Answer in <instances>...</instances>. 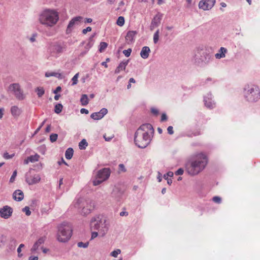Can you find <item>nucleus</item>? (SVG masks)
<instances>
[{
  "mask_svg": "<svg viewBox=\"0 0 260 260\" xmlns=\"http://www.w3.org/2000/svg\"><path fill=\"white\" fill-rule=\"evenodd\" d=\"M207 164V158L203 154H199L189 160L186 164V170L191 175H196L201 172Z\"/></svg>",
  "mask_w": 260,
  "mask_h": 260,
  "instance_id": "obj_1",
  "label": "nucleus"
},
{
  "mask_svg": "<svg viewBox=\"0 0 260 260\" xmlns=\"http://www.w3.org/2000/svg\"><path fill=\"white\" fill-rule=\"evenodd\" d=\"M57 13L53 10H47L43 11L39 16L40 23L47 26H53L58 20Z\"/></svg>",
  "mask_w": 260,
  "mask_h": 260,
  "instance_id": "obj_2",
  "label": "nucleus"
},
{
  "mask_svg": "<svg viewBox=\"0 0 260 260\" xmlns=\"http://www.w3.org/2000/svg\"><path fill=\"white\" fill-rule=\"evenodd\" d=\"M72 235V228L68 222H63L58 226L57 239L59 242H68Z\"/></svg>",
  "mask_w": 260,
  "mask_h": 260,
  "instance_id": "obj_3",
  "label": "nucleus"
},
{
  "mask_svg": "<svg viewBox=\"0 0 260 260\" xmlns=\"http://www.w3.org/2000/svg\"><path fill=\"white\" fill-rule=\"evenodd\" d=\"M245 100L250 103H254L260 99V90L255 85H247L245 86L243 91Z\"/></svg>",
  "mask_w": 260,
  "mask_h": 260,
  "instance_id": "obj_4",
  "label": "nucleus"
},
{
  "mask_svg": "<svg viewBox=\"0 0 260 260\" xmlns=\"http://www.w3.org/2000/svg\"><path fill=\"white\" fill-rule=\"evenodd\" d=\"M212 59V54L211 51L207 49H198L194 55L195 63L201 67L208 64Z\"/></svg>",
  "mask_w": 260,
  "mask_h": 260,
  "instance_id": "obj_5",
  "label": "nucleus"
},
{
  "mask_svg": "<svg viewBox=\"0 0 260 260\" xmlns=\"http://www.w3.org/2000/svg\"><path fill=\"white\" fill-rule=\"evenodd\" d=\"M76 208L81 209V214L86 215L89 214L94 209V203L90 199L80 198L75 204Z\"/></svg>",
  "mask_w": 260,
  "mask_h": 260,
  "instance_id": "obj_6",
  "label": "nucleus"
},
{
  "mask_svg": "<svg viewBox=\"0 0 260 260\" xmlns=\"http://www.w3.org/2000/svg\"><path fill=\"white\" fill-rule=\"evenodd\" d=\"M151 141L149 133L137 130L135 134L134 142L135 144L141 148H146Z\"/></svg>",
  "mask_w": 260,
  "mask_h": 260,
  "instance_id": "obj_7",
  "label": "nucleus"
},
{
  "mask_svg": "<svg viewBox=\"0 0 260 260\" xmlns=\"http://www.w3.org/2000/svg\"><path fill=\"white\" fill-rule=\"evenodd\" d=\"M9 90L12 92L15 98L20 101L25 99V95L23 91L21 89L20 85L18 83H13L9 85Z\"/></svg>",
  "mask_w": 260,
  "mask_h": 260,
  "instance_id": "obj_8",
  "label": "nucleus"
},
{
  "mask_svg": "<svg viewBox=\"0 0 260 260\" xmlns=\"http://www.w3.org/2000/svg\"><path fill=\"white\" fill-rule=\"evenodd\" d=\"M106 220L103 219L100 215H98L92 217L90 221V228L91 230H99V229L103 228L104 225L105 227Z\"/></svg>",
  "mask_w": 260,
  "mask_h": 260,
  "instance_id": "obj_9",
  "label": "nucleus"
},
{
  "mask_svg": "<svg viewBox=\"0 0 260 260\" xmlns=\"http://www.w3.org/2000/svg\"><path fill=\"white\" fill-rule=\"evenodd\" d=\"M32 169H30L25 175V181L29 185L36 184L40 182L41 177L39 174H33Z\"/></svg>",
  "mask_w": 260,
  "mask_h": 260,
  "instance_id": "obj_10",
  "label": "nucleus"
},
{
  "mask_svg": "<svg viewBox=\"0 0 260 260\" xmlns=\"http://www.w3.org/2000/svg\"><path fill=\"white\" fill-rule=\"evenodd\" d=\"M83 18L81 16H76L73 18L69 22L67 29V34H70L73 29L77 25H79L82 22Z\"/></svg>",
  "mask_w": 260,
  "mask_h": 260,
  "instance_id": "obj_11",
  "label": "nucleus"
},
{
  "mask_svg": "<svg viewBox=\"0 0 260 260\" xmlns=\"http://www.w3.org/2000/svg\"><path fill=\"white\" fill-rule=\"evenodd\" d=\"M64 50V47L58 43L51 44L49 48V51L52 56L59 54L62 53Z\"/></svg>",
  "mask_w": 260,
  "mask_h": 260,
  "instance_id": "obj_12",
  "label": "nucleus"
},
{
  "mask_svg": "<svg viewBox=\"0 0 260 260\" xmlns=\"http://www.w3.org/2000/svg\"><path fill=\"white\" fill-rule=\"evenodd\" d=\"M215 0H202L199 2V7L204 11L209 10L214 6Z\"/></svg>",
  "mask_w": 260,
  "mask_h": 260,
  "instance_id": "obj_13",
  "label": "nucleus"
},
{
  "mask_svg": "<svg viewBox=\"0 0 260 260\" xmlns=\"http://www.w3.org/2000/svg\"><path fill=\"white\" fill-rule=\"evenodd\" d=\"M13 209L8 206H5L0 209V216L5 219L9 218L12 214Z\"/></svg>",
  "mask_w": 260,
  "mask_h": 260,
  "instance_id": "obj_14",
  "label": "nucleus"
},
{
  "mask_svg": "<svg viewBox=\"0 0 260 260\" xmlns=\"http://www.w3.org/2000/svg\"><path fill=\"white\" fill-rule=\"evenodd\" d=\"M110 175V170L109 168H104L98 171L97 176L104 181L106 180Z\"/></svg>",
  "mask_w": 260,
  "mask_h": 260,
  "instance_id": "obj_15",
  "label": "nucleus"
},
{
  "mask_svg": "<svg viewBox=\"0 0 260 260\" xmlns=\"http://www.w3.org/2000/svg\"><path fill=\"white\" fill-rule=\"evenodd\" d=\"M204 102L205 106L209 109H213L215 107V103L212 100V94L208 93L204 97Z\"/></svg>",
  "mask_w": 260,
  "mask_h": 260,
  "instance_id": "obj_16",
  "label": "nucleus"
},
{
  "mask_svg": "<svg viewBox=\"0 0 260 260\" xmlns=\"http://www.w3.org/2000/svg\"><path fill=\"white\" fill-rule=\"evenodd\" d=\"M107 113L108 110L106 108H103L99 112L92 113L90 115V117L94 120H100Z\"/></svg>",
  "mask_w": 260,
  "mask_h": 260,
  "instance_id": "obj_17",
  "label": "nucleus"
},
{
  "mask_svg": "<svg viewBox=\"0 0 260 260\" xmlns=\"http://www.w3.org/2000/svg\"><path fill=\"white\" fill-rule=\"evenodd\" d=\"M137 33V31L136 30H129L127 32L125 36V40L127 44H131L134 42L135 37Z\"/></svg>",
  "mask_w": 260,
  "mask_h": 260,
  "instance_id": "obj_18",
  "label": "nucleus"
},
{
  "mask_svg": "<svg viewBox=\"0 0 260 260\" xmlns=\"http://www.w3.org/2000/svg\"><path fill=\"white\" fill-rule=\"evenodd\" d=\"M161 16L159 14L156 15L152 20L150 29L153 30L155 27L158 26L160 23Z\"/></svg>",
  "mask_w": 260,
  "mask_h": 260,
  "instance_id": "obj_19",
  "label": "nucleus"
},
{
  "mask_svg": "<svg viewBox=\"0 0 260 260\" xmlns=\"http://www.w3.org/2000/svg\"><path fill=\"white\" fill-rule=\"evenodd\" d=\"M24 198V194L22 190H16L13 193V199L18 202L21 201Z\"/></svg>",
  "mask_w": 260,
  "mask_h": 260,
  "instance_id": "obj_20",
  "label": "nucleus"
},
{
  "mask_svg": "<svg viewBox=\"0 0 260 260\" xmlns=\"http://www.w3.org/2000/svg\"><path fill=\"white\" fill-rule=\"evenodd\" d=\"M129 62V59L121 61L118 67L116 68L114 73L115 74H119L121 71H124L126 69V66Z\"/></svg>",
  "mask_w": 260,
  "mask_h": 260,
  "instance_id": "obj_21",
  "label": "nucleus"
},
{
  "mask_svg": "<svg viewBox=\"0 0 260 260\" xmlns=\"http://www.w3.org/2000/svg\"><path fill=\"white\" fill-rule=\"evenodd\" d=\"M150 49L148 46L143 47L140 52L141 57L143 59H147L149 55Z\"/></svg>",
  "mask_w": 260,
  "mask_h": 260,
  "instance_id": "obj_22",
  "label": "nucleus"
},
{
  "mask_svg": "<svg viewBox=\"0 0 260 260\" xmlns=\"http://www.w3.org/2000/svg\"><path fill=\"white\" fill-rule=\"evenodd\" d=\"M138 130L141 132H145L148 133L149 131H154L152 125L150 123H145L141 125Z\"/></svg>",
  "mask_w": 260,
  "mask_h": 260,
  "instance_id": "obj_23",
  "label": "nucleus"
},
{
  "mask_svg": "<svg viewBox=\"0 0 260 260\" xmlns=\"http://www.w3.org/2000/svg\"><path fill=\"white\" fill-rule=\"evenodd\" d=\"M227 52V49L224 47H221L219 50V53H216L215 56L217 59H220L225 57V53Z\"/></svg>",
  "mask_w": 260,
  "mask_h": 260,
  "instance_id": "obj_24",
  "label": "nucleus"
},
{
  "mask_svg": "<svg viewBox=\"0 0 260 260\" xmlns=\"http://www.w3.org/2000/svg\"><path fill=\"white\" fill-rule=\"evenodd\" d=\"M11 114L13 116L17 117L21 113V110L17 106H14L11 108Z\"/></svg>",
  "mask_w": 260,
  "mask_h": 260,
  "instance_id": "obj_25",
  "label": "nucleus"
},
{
  "mask_svg": "<svg viewBox=\"0 0 260 260\" xmlns=\"http://www.w3.org/2000/svg\"><path fill=\"white\" fill-rule=\"evenodd\" d=\"M17 244L16 240L13 237H11L9 239V248L10 250H14Z\"/></svg>",
  "mask_w": 260,
  "mask_h": 260,
  "instance_id": "obj_26",
  "label": "nucleus"
},
{
  "mask_svg": "<svg viewBox=\"0 0 260 260\" xmlns=\"http://www.w3.org/2000/svg\"><path fill=\"white\" fill-rule=\"evenodd\" d=\"M95 35V34H94V35L91 36L89 37L88 42L85 46V48L86 50H89V49L93 46L94 43L93 37H94Z\"/></svg>",
  "mask_w": 260,
  "mask_h": 260,
  "instance_id": "obj_27",
  "label": "nucleus"
},
{
  "mask_svg": "<svg viewBox=\"0 0 260 260\" xmlns=\"http://www.w3.org/2000/svg\"><path fill=\"white\" fill-rule=\"evenodd\" d=\"M74 150L72 148H68L65 152V156L67 159H70L72 158L73 155Z\"/></svg>",
  "mask_w": 260,
  "mask_h": 260,
  "instance_id": "obj_28",
  "label": "nucleus"
},
{
  "mask_svg": "<svg viewBox=\"0 0 260 260\" xmlns=\"http://www.w3.org/2000/svg\"><path fill=\"white\" fill-rule=\"evenodd\" d=\"M80 102L82 106H86L89 103L87 95L85 94H82L80 99Z\"/></svg>",
  "mask_w": 260,
  "mask_h": 260,
  "instance_id": "obj_29",
  "label": "nucleus"
},
{
  "mask_svg": "<svg viewBox=\"0 0 260 260\" xmlns=\"http://www.w3.org/2000/svg\"><path fill=\"white\" fill-rule=\"evenodd\" d=\"M35 91L37 92L39 98H41L45 93V90L43 87H38Z\"/></svg>",
  "mask_w": 260,
  "mask_h": 260,
  "instance_id": "obj_30",
  "label": "nucleus"
},
{
  "mask_svg": "<svg viewBox=\"0 0 260 260\" xmlns=\"http://www.w3.org/2000/svg\"><path fill=\"white\" fill-rule=\"evenodd\" d=\"M7 240V236L2 233H0V247L5 245Z\"/></svg>",
  "mask_w": 260,
  "mask_h": 260,
  "instance_id": "obj_31",
  "label": "nucleus"
},
{
  "mask_svg": "<svg viewBox=\"0 0 260 260\" xmlns=\"http://www.w3.org/2000/svg\"><path fill=\"white\" fill-rule=\"evenodd\" d=\"M88 143L85 139L82 140L79 143V147L81 150L85 149Z\"/></svg>",
  "mask_w": 260,
  "mask_h": 260,
  "instance_id": "obj_32",
  "label": "nucleus"
},
{
  "mask_svg": "<svg viewBox=\"0 0 260 260\" xmlns=\"http://www.w3.org/2000/svg\"><path fill=\"white\" fill-rule=\"evenodd\" d=\"M63 106L61 104H57L54 107V112L56 114H59L62 110Z\"/></svg>",
  "mask_w": 260,
  "mask_h": 260,
  "instance_id": "obj_33",
  "label": "nucleus"
},
{
  "mask_svg": "<svg viewBox=\"0 0 260 260\" xmlns=\"http://www.w3.org/2000/svg\"><path fill=\"white\" fill-rule=\"evenodd\" d=\"M112 196L115 198H119L122 194V192L119 190L118 188L113 189L112 193Z\"/></svg>",
  "mask_w": 260,
  "mask_h": 260,
  "instance_id": "obj_34",
  "label": "nucleus"
},
{
  "mask_svg": "<svg viewBox=\"0 0 260 260\" xmlns=\"http://www.w3.org/2000/svg\"><path fill=\"white\" fill-rule=\"evenodd\" d=\"M39 157L40 156L36 154L34 155H30V156L28 157V159H29L30 162H34L37 161L39 160Z\"/></svg>",
  "mask_w": 260,
  "mask_h": 260,
  "instance_id": "obj_35",
  "label": "nucleus"
},
{
  "mask_svg": "<svg viewBox=\"0 0 260 260\" xmlns=\"http://www.w3.org/2000/svg\"><path fill=\"white\" fill-rule=\"evenodd\" d=\"M108 46V44L106 42H102L100 43L99 51L100 52H103Z\"/></svg>",
  "mask_w": 260,
  "mask_h": 260,
  "instance_id": "obj_36",
  "label": "nucleus"
},
{
  "mask_svg": "<svg viewBox=\"0 0 260 260\" xmlns=\"http://www.w3.org/2000/svg\"><path fill=\"white\" fill-rule=\"evenodd\" d=\"M116 24L120 26H123L124 24V17L122 16H119L117 20Z\"/></svg>",
  "mask_w": 260,
  "mask_h": 260,
  "instance_id": "obj_37",
  "label": "nucleus"
},
{
  "mask_svg": "<svg viewBox=\"0 0 260 260\" xmlns=\"http://www.w3.org/2000/svg\"><path fill=\"white\" fill-rule=\"evenodd\" d=\"M159 29H157L154 34L153 36V42L154 44H156L159 40Z\"/></svg>",
  "mask_w": 260,
  "mask_h": 260,
  "instance_id": "obj_38",
  "label": "nucleus"
},
{
  "mask_svg": "<svg viewBox=\"0 0 260 260\" xmlns=\"http://www.w3.org/2000/svg\"><path fill=\"white\" fill-rule=\"evenodd\" d=\"M104 181L102 180V179L100 178H99L98 176L96 175V177L95 179L93 181V184L94 186H96L98 185H100L101 183H102Z\"/></svg>",
  "mask_w": 260,
  "mask_h": 260,
  "instance_id": "obj_39",
  "label": "nucleus"
},
{
  "mask_svg": "<svg viewBox=\"0 0 260 260\" xmlns=\"http://www.w3.org/2000/svg\"><path fill=\"white\" fill-rule=\"evenodd\" d=\"M89 242H87L86 243H83L82 242H79L77 243L78 247H82L86 248L88 246Z\"/></svg>",
  "mask_w": 260,
  "mask_h": 260,
  "instance_id": "obj_40",
  "label": "nucleus"
},
{
  "mask_svg": "<svg viewBox=\"0 0 260 260\" xmlns=\"http://www.w3.org/2000/svg\"><path fill=\"white\" fill-rule=\"evenodd\" d=\"M78 76H79V73H77L72 78V80L73 81L72 84V85H75L77 84Z\"/></svg>",
  "mask_w": 260,
  "mask_h": 260,
  "instance_id": "obj_41",
  "label": "nucleus"
},
{
  "mask_svg": "<svg viewBox=\"0 0 260 260\" xmlns=\"http://www.w3.org/2000/svg\"><path fill=\"white\" fill-rule=\"evenodd\" d=\"M58 135L56 134H52L50 136V140L51 142H54L57 140Z\"/></svg>",
  "mask_w": 260,
  "mask_h": 260,
  "instance_id": "obj_42",
  "label": "nucleus"
},
{
  "mask_svg": "<svg viewBox=\"0 0 260 260\" xmlns=\"http://www.w3.org/2000/svg\"><path fill=\"white\" fill-rule=\"evenodd\" d=\"M24 247V245L23 244H20L18 248H17L18 256L19 257H20L22 256V254H21V248H23Z\"/></svg>",
  "mask_w": 260,
  "mask_h": 260,
  "instance_id": "obj_43",
  "label": "nucleus"
},
{
  "mask_svg": "<svg viewBox=\"0 0 260 260\" xmlns=\"http://www.w3.org/2000/svg\"><path fill=\"white\" fill-rule=\"evenodd\" d=\"M22 211L25 213L27 216H29L31 214V212L29 210V208L28 206H25L22 209Z\"/></svg>",
  "mask_w": 260,
  "mask_h": 260,
  "instance_id": "obj_44",
  "label": "nucleus"
},
{
  "mask_svg": "<svg viewBox=\"0 0 260 260\" xmlns=\"http://www.w3.org/2000/svg\"><path fill=\"white\" fill-rule=\"evenodd\" d=\"M45 240H46L45 237H40L38 240V241H37L36 242L37 243H38V244L40 246V245L43 244L45 242Z\"/></svg>",
  "mask_w": 260,
  "mask_h": 260,
  "instance_id": "obj_45",
  "label": "nucleus"
},
{
  "mask_svg": "<svg viewBox=\"0 0 260 260\" xmlns=\"http://www.w3.org/2000/svg\"><path fill=\"white\" fill-rule=\"evenodd\" d=\"M120 252H121V250L120 249H117V250H114L113 251H112L111 253V255L114 257H116L117 256L118 254L120 253Z\"/></svg>",
  "mask_w": 260,
  "mask_h": 260,
  "instance_id": "obj_46",
  "label": "nucleus"
},
{
  "mask_svg": "<svg viewBox=\"0 0 260 260\" xmlns=\"http://www.w3.org/2000/svg\"><path fill=\"white\" fill-rule=\"evenodd\" d=\"M212 201L217 204H220L221 202V199L218 196H215L212 198Z\"/></svg>",
  "mask_w": 260,
  "mask_h": 260,
  "instance_id": "obj_47",
  "label": "nucleus"
},
{
  "mask_svg": "<svg viewBox=\"0 0 260 260\" xmlns=\"http://www.w3.org/2000/svg\"><path fill=\"white\" fill-rule=\"evenodd\" d=\"M16 176H17V171L15 170L13 172V174H12V176H11V177L10 178V182L13 183L14 181L15 177H16Z\"/></svg>",
  "mask_w": 260,
  "mask_h": 260,
  "instance_id": "obj_48",
  "label": "nucleus"
},
{
  "mask_svg": "<svg viewBox=\"0 0 260 260\" xmlns=\"http://www.w3.org/2000/svg\"><path fill=\"white\" fill-rule=\"evenodd\" d=\"M132 52V49L131 48H129L127 50H124L123 51V53L124 54V55L126 57H128L130 56L131 53Z\"/></svg>",
  "mask_w": 260,
  "mask_h": 260,
  "instance_id": "obj_49",
  "label": "nucleus"
},
{
  "mask_svg": "<svg viewBox=\"0 0 260 260\" xmlns=\"http://www.w3.org/2000/svg\"><path fill=\"white\" fill-rule=\"evenodd\" d=\"M39 245L35 242L30 249L31 252H35L38 249Z\"/></svg>",
  "mask_w": 260,
  "mask_h": 260,
  "instance_id": "obj_50",
  "label": "nucleus"
},
{
  "mask_svg": "<svg viewBox=\"0 0 260 260\" xmlns=\"http://www.w3.org/2000/svg\"><path fill=\"white\" fill-rule=\"evenodd\" d=\"M14 156V154H9L8 152H5L3 155L4 157L7 159L12 158Z\"/></svg>",
  "mask_w": 260,
  "mask_h": 260,
  "instance_id": "obj_51",
  "label": "nucleus"
},
{
  "mask_svg": "<svg viewBox=\"0 0 260 260\" xmlns=\"http://www.w3.org/2000/svg\"><path fill=\"white\" fill-rule=\"evenodd\" d=\"M201 135V133L200 131H196L195 132H193L190 134H187V136L189 137H192L193 136H197Z\"/></svg>",
  "mask_w": 260,
  "mask_h": 260,
  "instance_id": "obj_52",
  "label": "nucleus"
},
{
  "mask_svg": "<svg viewBox=\"0 0 260 260\" xmlns=\"http://www.w3.org/2000/svg\"><path fill=\"white\" fill-rule=\"evenodd\" d=\"M173 173L172 172L169 171L166 174H165L164 175V178L165 179H168V177H173Z\"/></svg>",
  "mask_w": 260,
  "mask_h": 260,
  "instance_id": "obj_53",
  "label": "nucleus"
},
{
  "mask_svg": "<svg viewBox=\"0 0 260 260\" xmlns=\"http://www.w3.org/2000/svg\"><path fill=\"white\" fill-rule=\"evenodd\" d=\"M151 112L153 114L156 116H157L159 113L158 110L155 108H152L151 109Z\"/></svg>",
  "mask_w": 260,
  "mask_h": 260,
  "instance_id": "obj_54",
  "label": "nucleus"
},
{
  "mask_svg": "<svg viewBox=\"0 0 260 260\" xmlns=\"http://www.w3.org/2000/svg\"><path fill=\"white\" fill-rule=\"evenodd\" d=\"M184 170L182 168H179L175 173L176 175H181L183 174Z\"/></svg>",
  "mask_w": 260,
  "mask_h": 260,
  "instance_id": "obj_55",
  "label": "nucleus"
},
{
  "mask_svg": "<svg viewBox=\"0 0 260 260\" xmlns=\"http://www.w3.org/2000/svg\"><path fill=\"white\" fill-rule=\"evenodd\" d=\"M167 131L168 134L170 135H173L174 134L173 127L172 126H168Z\"/></svg>",
  "mask_w": 260,
  "mask_h": 260,
  "instance_id": "obj_56",
  "label": "nucleus"
},
{
  "mask_svg": "<svg viewBox=\"0 0 260 260\" xmlns=\"http://www.w3.org/2000/svg\"><path fill=\"white\" fill-rule=\"evenodd\" d=\"M118 167H119V170H120L121 171H122L123 172H126V169L125 168V167L123 164H119Z\"/></svg>",
  "mask_w": 260,
  "mask_h": 260,
  "instance_id": "obj_57",
  "label": "nucleus"
},
{
  "mask_svg": "<svg viewBox=\"0 0 260 260\" xmlns=\"http://www.w3.org/2000/svg\"><path fill=\"white\" fill-rule=\"evenodd\" d=\"M92 28L91 27L88 26L86 27L85 29H83L82 33L83 34H86L87 32L90 31L91 30Z\"/></svg>",
  "mask_w": 260,
  "mask_h": 260,
  "instance_id": "obj_58",
  "label": "nucleus"
},
{
  "mask_svg": "<svg viewBox=\"0 0 260 260\" xmlns=\"http://www.w3.org/2000/svg\"><path fill=\"white\" fill-rule=\"evenodd\" d=\"M56 73H54V72H52V73L46 72L45 73V76L46 77H51V76H56Z\"/></svg>",
  "mask_w": 260,
  "mask_h": 260,
  "instance_id": "obj_59",
  "label": "nucleus"
},
{
  "mask_svg": "<svg viewBox=\"0 0 260 260\" xmlns=\"http://www.w3.org/2000/svg\"><path fill=\"white\" fill-rule=\"evenodd\" d=\"M168 119L167 116L165 113H162L161 116V121H164L167 120Z\"/></svg>",
  "mask_w": 260,
  "mask_h": 260,
  "instance_id": "obj_60",
  "label": "nucleus"
},
{
  "mask_svg": "<svg viewBox=\"0 0 260 260\" xmlns=\"http://www.w3.org/2000/svg\"><path fill=\"white\" fill-rule=\"evenodd\" d=\"M80 112L81 114H88L89 113V111L87 109H85V108H82L81 110H80Z\"/></svg>",
  "mask_w": 260,
  "mask_h": 260,
  "instance_id": "obj_61",
  "label": "nucleus"
},
{
  "mask_svg": "<svg viewBox=\"0 0 260 260\" xmlns=\"http://www.w3.org/2000/svg\"><path fill=\"white\" fill-rule=\"evenodd\" d=\"M98 236V233L96 232H92L91 234V240L94 239Z\"/></svg>",
  "mask_w": 260,
  "mask_h": 260,
  "instance_id": "obj_62",
  "label": "nucleus"
},
{
  "mask_svg": "<svg viewBox=\"0 0 260 260\" xmlns=\"http://www.w3.org/2000/svg\"><path fill=\"white\" fill-rule=\"evenodd\" d=\"M61 90V88L60 86H57L56 89L53 91V93L55 94H57L58 92L60 91Z\"/></svg>",
  "mask_w": 260,
  "mask_h": 260,
  "instance_id": "obj_63",
  "label": "nucleus"
},
{
  "mask_svg": "<svg viewBox=\"0 0 260 260\" xmlns=\"http://www.w3.org/2000/svg\"><path fill=\"white\" fill-rule=\"evenodd\" d=\"M28 260H38V257L36 256H30L29 257Z\"/></svg>",
  "mask_w": 260,
  "mask_h": 260,
  "instance_id": "obj_64",
  "label": "nucleus"
}]
</instances>
